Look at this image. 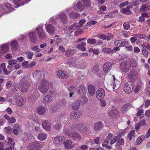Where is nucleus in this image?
<instances>
[{
	"label": "nucleus",
	"instance_id": "obj_8",
	"mask_svg": "<svg viewBox=\"0 0 150 150\" xmlns=\"http://www.w3.org/2000/svg\"><path fill=\"white\" fill-rule=\"evenodd\" d=\"M45 29L47 32L50 35L54 34L56 30L54 26L50 24L45 25Z\"/></svg>",
	"mask_w": 150,
	"mask_h": 150
},
{
	"label": "nucleus",
	"instance_id": "obj_56",
	"mask_svg": "<svg viewBox=\"0 0 150 150\" xmlns=\"http://www.w3.org/2000/svg\"><path fill=\"white\" fill-rule=\"evenodd\" d=\"M41 127L39 125H36L34 128L35 131L37 132H40L41 131Z\"/></svg>",
	"mask_w": 150,
	"mask_h": 150
},
{
	"label": "nucleus",
	"instance_id": "obj_29",
	"mask_svg": "<svg viewBox=\"0 0 150 150\" xmlns=\"http://www.w3.org/2000/svg\"><path fill=\"white\" fill-rule=\"evenodd\" d=\"M64 146L66 149H71L72 146L71 141L70 140H67L64 143Z\"/></svg>",
	"mask_w": 150,
	"mask_h": 150
},
{
	"label": "nucleus",
	"instance_id": "obj_58",
	"mask_svg": "<svg viewBox=\"0 0 150 150\" xmlns=\"http://www.w3.org/2000/svg\"><path fill=\"white\" fill-rule=\"evenodd\" d=\"M41 73L39 71H36L33 74L34 77H37V76H40Z\"/></svg>",
	"mask_w": 150,
	"mask_h": 150
},
{
	"label": "nucleus",
	"instance_id": "obj_31",
	"mask_svg": "<svg viewBox=\"0 0 150 150\" xmlns=\"http://www.w3.org/2000/svg\"><path fill=\"white\" fill-rule=\"evenodd\" d=\"M75 53V51L74 50L69 49L66 51L65 55L67 57H70L74 55Z\"/></svg>",
	"mask_w": 150,
	"mask_h": 150
},
{
	"label": "nucleus",
	"instance_id": "obj_53",
	"mask_svg": "<svg viewBox=\"0 0 150 150\" xmlns=\"http://www.w3.org/2000/svg\"><path fill=\"white\" fill-rule=\"evenodd\" d=\"M98 70V67L97 66H95L93 68L92 72V73L95 74L97 73Z\"/></svg>",
	"mask_w": 150,
	"mask_h": 150
},
{
	"label": "nucleus",
	"instance_id": "obj_23",
	"mask_svg": "<svg viewBox=\"0 0 150 150\" xmlns=\"http://www.w3.org/2000/svg\"><path fill=\"white\" fill-rule=\"evenodd\" d=\"M52 97L50 95H47L43 98V103L47 104L50 103L52 100Z\"/></svg>",
	"mask_w": 150,
	"mask_h": 150
},
{
	"label": "nucleus",
	"instance_id": "obj_42",
	"mask_svg": "<svg viewBox=\"0 0 150 150\" xmlns=\"http://www.w3.org/2000/svg\"><path fill=\"white\" fill-rule=\"evenodd\" d=\"M15 3L17 7L23 5L25 4L23 2L22 0H16L15 1Z\"/></svg>",
	"mask_w": 150,
	"mask_h": 150
},
{
	"label": "nucleus",
	"instance_id": "obj_57",
	"mask_svg": "<svg viewBox=\"0 0 150 150\" xmlns=\"http://www.w3.org/2000/svg\"><path fill=\"white\" fill-rule=\"evenodd\" d=\"M97 23V21H90L87 24V25L88 27H90L91 25H95Z\"/></svg>",
	"mask_w": 150,
	"mask_h": 150
},
{
	"label": "nucleus",
	"instance_id": "obj_32",
	"mask_svg": "<svg viewBox=\"0 0 150 150\" xmlns=\"http://www.w3.org/2000/svg\"><path fill=\"white\" fill-rule=\"evenodd\" d=\"M45 108L43 107H39L37 108V112L40 115H44L45 112Z\"/></svg>",
	"mask_w": 150,
	"mask_h": 150
},
{
	"label": "nucleus",
	"instance_id": "obj_7",
	"mask_svg": "<svg viewBox=\"0 0 150 150\" xmlns=\"http://www.w3.org/2000/svg\"><path fill=\"white\" fill-rule=\"evenodd\" d=\"M65 139L64 136H60L54 138L53 139V142L56 144L61 145L64 144Z\"/></svg>",
	"mask_w": 150,
	"mask_h": 150
},
{
	"label": "nucleus",
	"instance_id": "obj_49",
	"mask_svg": "<svg viewBox=\"0 0 150 150\" xmlns=\"http://www.w3.org/2000/svg\"><path fill=\"white\" fill-rule=\"evenodd\" d=\"M119 139V136H116L114 137L111 140L110 143L111 145H112L116 142H117Z\"/></svg>",
	"mask_w": 150,
	"mask_h": 150
},
{
	"label": "nucleus",
	"instance_id": "obj_24",
	"mask_svg": "<svg viewBox=\"0 0 150 150\" xmlns=\"http://www.w3.org/2000/svg\"><path fill=\"white\" fill-rule=\"evenodd\" d=\"M80 106V102L78 100H76L72 103L71 107L73 110H77L79 109Z\"/></svg>",
	"mask_w": 150,
	"mask_h": 150
},
{
	"label": "nucleus",
	"instance_id": "obj_59",
	"mask_svg": "<svg viewBox=\"0 0 150 150\" xmlns=\"http://www.w3.org/2000/svg\"><path fill=\"white\" fill-rule=\"evenodd\" d=\"M131 6H128L126 8H122V11L124 13H126L127 12H128L129 11V9L130 7H131Z\"/></svg>",
	"mask_w": 150,
	"mask_h": 150
},
{
	"label": "nucleus",
	"instance_id": "obj_63",
	"mask_svg": "<svg viewBox=\"0 0 150 150\" xmlns=\"http://www.w3.org/2000/svg\"><path fill=\"white\" fill-rule=\"evenodd\" d=\"M150 105V100L149 99L146 100L144 103V106L146 108L148 107Z\"/></svg>",
	"mask_w": 150,
	"mask_h": 150
},
{
	"label": "nucleus",
	"instance_id": "obj_39",
	"mask_svg": "<svg viewBox=\"0 0 150 150\" xmlns=\"http://www.w3.org/2000/svg\"><path fill=\"white\" fill-rule=\"evenodd\" d=\"M140 10L143 11H148L150 10V6H147L146 5H143L140 8Z\"/></svg>",
	"mask_w": 150,
	"mask_h": 150
},
{
	"label": "nucleus",
	"instance_id": "obj_41",
	"mask_svg": "<svg viewBox=\"0 0 150 150\" xmlns=\"http://www.w3.org/2000/svg\"><path fill=\"white\" fill-rule=\"evenodd\" d=\"M4 132L6 133H11L13 132V129L10 127H5L4 128Z\"/></svg>",
	"mask_w": 150,
	"mask_h": 150
},
{
	"label": "nucleus",
	"instance_id": "obj_13",
	"mask_svg": "<svg viewBox=\"0 0 150 150\" xmlns=\"http://www.w3.org/2000/svg\"><path fill=\"white\" fill-rule=\"evenodd\" d=\"M9 48V43H7L4 44L1 46V53L4 54L8 52Z\"/></svg>",
	"mask_w": 150,
	"mask_h": 150
},
{
	"label": "nucleus",
	"instance_id": "obj_30",
	"mask_svg": "<svg viewBox=\"0 0 150 150\" xmlns=\"http://www.w3.org/2000/svg\"><path fill=\"white\" fill-rule=\"evenodd\" d=\"M103 126V124L101 122H98L95 123L94 127L95 130H98L102 128Z\"/></svg>",
	"mask_w": 150,
	"mask_h": 150
},
{
	"label": "nucleus",
	"instance_id": "obj_21",
	"mask_svg": "<svg viewBox=\"0 0 150 150\" xmlns=\"http://www.w3.org/2000/svg\"><path fill=\"white\" fill-rule=\"evenodd\" d=\"M29 38L31 41L33 42H35L37 40V35L36 33L34 32H30L28 34Z\"/></svg>",
	"mask_w": 150,
	"mask_h": 150
},
{
	"label": "nucleus",
	"instance_id": "obj_5",
	"mask_svg": "<svg viewBox=\"0 0 150 150\" xmlns=\"http://www.w3.org/2000/svg\"><path fill=\"white\" fill-rule=\"evenodd\" d=\"M133 84L131 82L126 83L124 86L125 92L127 94L130 93L132 91L133 88Z\"/></svg>",
	"mask_w": 150,
	"mask_h": 150
},
{
	"label": "nucleus",
	"instance_id": "obj_25",
	"mask_svg": "<svg viewBox=\"0 0 150 150\" xmlns=\"http://www.w3.org/2000/svg\"><path fill=\"white\" fill-rule=\"evenodd\" d=\"M47 137V135L45 133H41L38 135L37 138L39 140L42 141L46 139Z\"/></svg>",
	"mask_w": 150,
	"mask_h": 150
},
{
	"label": "nucleus",
	"instance_id": "obj_61",
	"mask_svg": "<svg viewBox=\"0 0 150 150\" xmlns=\"http://www.w3.org/2000/svg\"><path fill=\"white\" fill-rule=\"evenodd\" d=\"M16 121V120L15 118L14 117H12L11 118H9L8 122L9 123H15Z\"/></svg>",
	"mask_w": 150,
	"mask_h": 150
},
{
	"label": "nucleus",
	"instance_id": "obj_54",
	"mask_svg": "<svg viewBox=\"0 0 150 150\" xmlns=\"http://www.w3.org/2000/svg\"><path fill=\"white\" fill-rule=\"evenodd\" d=\"M115 45L117 47H121V40H117L114 41Z\"/></svg>",
	"mask_w": 150,
	"mask_h": 150
},
{
	"label": "nucleus",
	"instance_id": "obj_3",
	"mask_svg": "<svg viewBox=\"0 0 150 150\" xmlns=\"http://www.w3.org/2000/svg\"><path fill=\"white\" fill-rule=\"evenodd\" d=\"M42 146V143L40 142H34L31 143L28 145V148L30 150H32L37 148H40Z\"/></svg>",
	"mask_w": 150,
	"mask_h": 150
},
{
	"label": "nucleus",
	"instance_id": "obj_52",
	"mask_svg": "<svg viewBox=\"0 0 150 150\" xmlns=\"http://www.w3.org/2000/svg\"><path fill=\"white\" fill-rule=\"evenodd\" d=\"M70 92H74L76 91L77 89L76 87L74 86H71L68 89Z\"/></svg>",
	"mask_w": 150,
	"mask_h": 150
},
{
	"label": "nucleus",
	"instance_id": "obj_47",
	"mask_svg": "<svg viewBox=\"0 0 150 150\" xmlns=\"http://www.w3.org/2000/svg\"><path fill=\"white\" fill-rule=\"evenodd\" d=\"M31 49L33 51L35 52H39L40 51V49L39 48L38 46H35L31 47Z\"/></svg>",
	"mask_w": 150,
	"mask_h": 150
},
{
	"label": "nucleus",
	"instance_id": "obj_28",
	"mask_svg": "<svg viewBox=\"0 0 150 150\" xmlns=\"http://www.w3.org/2000/svg\"><path fill=\"white\" fill-rule=\"evenodd\" d=\"M137 72L135 70L130 71L128 75V77L131 79H134L136 78Z\"/></svg>",
	"mask_w": 150,
	"mask_h": 150
},
{
	"label": "nucleus",
	"instance_id": "obj_11",
	"mask_svg": "<svg viewBox=\"0 0 150 150\" xmlns=\"http://www.w3.org/2000/svg\"><path fill=\"white\" fill-rule=\"evenodd\" d=\"M69 136L71 138L76 141H78L81 139V137L79 133L77 132H72L70 133Z\"/></svg>",
	"mask_w": 150,
	"mask_h": 150
},
{
	"label": "nucleus",
	"instance_id": "obj_18",
	"mask_svg": "<svg viewBox=\"0 0 150 150\" xmlns=\"http://www.w3.org/2000/svg\"><path fill=\"white\" fill-rule=\"evenodd\" d=\"M80 113L79 112L72 111L70 114V118L71 120L76 119L80 117Z\"/></svg>",
	"mask_w": 150,
	"mask_h": 150
},
{
	"label": "nucleus",
	"instance_id": "obj_64",
	"mask_svg": "<svg viewBox=\"0 0 150 150\" xmlns=\"http://www.w3.org/2000/svg\"><path fill=\"white\" fill-rule=\"evenodd\" d=\"M123 26L124 29L126 30H128L130 28L129 25L128 24L126 23H124Z\"/></svg>",
	"mask_w": 150,
	"mask_h": 150
},
{
	"label": "nucleus",
	"instance_id": "obj_35",
	"mask_svg": "<svg viewBox=\"0 0 150 150\" xmlns=\"http://www.w3.org/2000/svg\"><path fill=\"white\" fill-rule=\"evenodd\" d=\"M102 50L103 52L106 54H109L110 53L112 54L114 53V50L109 48H103L102 49Z\"/></svg>",
	"mask_w": 150,
	"mask_h": 150
},
{
	"label": "nucleus",
	"instance_id": "obj_27",
	"mask_svg": "<svg viewBox=\"0 0 150 150\" xmlns=\"http://www.w3.org/2000/svg\"><path fill=\"white\" fill-rule=\"evenodd\" d=\"M86 45V42H83L80 44L77 45L76 46V47L78 49L81 50L82 51H84L86 50V48L85 47Z\"/></svg>",
	"mask_w": 150,
	"mask_h": 150
},
{
	"label": "nucleus",
	"instance_id": "obj_43",
	"mask_svg": "<svg viewBox=\"0 0 150 150\" xmlns=\"http://www.w3.org/2000/svg\"><path fill=\"white\" fill-rule=\"evenodd\" d=\"M117 113V111L115 109H113L110 111V115L111 117H114L116 116Z\"/></svg>",
	"mask_w": 150,
	"mask_h": 150
},
{
	"label": "nucleus",
	"instance_id": "obj_45",
	"mask_svg": "<svg viewBox=\"0 0 150 150\" xmlns=\"http://www.w3.org/2000/svg\"><path fill=\"white\" fill-rule=\"evenodd\" d=\"M87 41L88 44L91 45H93L96 44L97 42L96 39H88Z\"/></svg>",
	"mask_w": 150,
	"mask_h": 150
},
{
	"label": "nucleus",
	"instance_id": "obj_14",
	"mask_svg": "<svg viewBox=\"0 0 150 150\" xmlns=\"http://www.w3.org/2000/svg\"><path fill=\"white\" fill-rule=\"evenodd\" d=\"M87 89L83 85H81L79 86L78 88V93L80 95H83L86 94Z\"/></svg>",
	"mask_w": 150,
	"mask_h": 150
},
{
	"label": "nucleus",
	"instance_id": "obj_2",
	"mask_svg": "<svg viewBox=\"0 0 150 150\" xmlns=\"http://www.w3.org/2000/svg\"><path fill=\"white\" fill-rule=\"evenodd\" d=\"M49 87V83L47 81H42L40 84L38 89L41 93L44 94L48 91Z\"/></svg>",
	"mask_w": 150,
	"mask_h": 150
},
{
	"label": "nucleus",
	"instance_id": "obj_44",
	"mask_svg": "<svg viewBox=\"0 0 150 150\" xmlns=\"http://www.w3.org/2000/svg\"><path fill=\"white\" fill-rule=\"evenodd\" d=\"M120 82L117 80L113 84V90H115L117 89L119 87Z\"/></svg>",
	"mask_w": 150,
	"mask_h": 150
},
{
	"label": "nucleus",
	"instance_id": "obj_19",
	"mask_svg": "<svg viewBox=\"0 0 150 150\" xmlns=\"http://www.w3.org/2000/svg\"><path fill=\"white\" fill-rule=\"evenodd\" d=\"M75 8L78 11H82L85 8V6L82 2L78 1L76 4Z\"/></svg>",
	"mask_w": 150,
	"mask_h": 150
},
{
	"label": "nucleus",
	"instance_id": "obj_15",
	"mask_svg": "<svg viewBox=\"0 0 150 150\" xmlns=\"http://www.w3.org/2000/svg\"><path fill=\"white\" fill-rule=\"evenodd\" d=\"M43 128L46 130H50L51 128L50 122L47 120H45L42 122Z\"/></svg>",
	"mask_w": 150,
	"mask_h": 150
},
{
	"label": "nucleus",
	"instance_id": "obj_46",
	"mask_svg": "<svg viewBox=\"0 0 150 150\" xmlns=\"http://www.w3.org/2000/svg\"><path fill=\"white\" fill-rule=\"evenodd\" d=\"M25 54L27 55V58L28 59H32L34 55V53L33 52H25Z\"/></svg>",
	"mask_w": 150,
	"mask_h": 150
},
{
	"label": "nucleus",
	"instance_id": "obj_26",
	"mask_svg": "<svg viewBox=\"0 0 150 150\" xmlns=\"http://www.w3.org/2000/svg\"><path fill=\"white\" fill-rule=\"evenodd\" d=\"M11 49L13 50H17L18 48V44L16 40H13L11 43Z\"/></svg>",
	"mask_w": 150,
	"mask_h": 150
},
{
	"label": "nucleus",
	"instance_id": "obj_9",
	"mask_svg": "<svg viewBox=\"0 0 150 150\" xmlns=\"http://www.w3.org/2000/svg\"><path fill=\"white\" fill-rule=\"evenodd\" d=\"M36 30L38 31V37L40 39H43L46 37V35L42 27H37Z\"/></svg>",
	"mask_w": 150,
	"mask_h": 150
},
{
	"label": "nucleus",
	"instance_id": "obj_37",
	"mask_svg": "<svg viewBox=\"0 0 150 150\" xmlns=\"http://www.w3.org/2000/svg\"><path fill=\"white\" fill-rule=\"evenodd\" d=\"M79 26L78 23H75L69 26V27L68 29L70 30H74L75 29L77 30L79 29Z\"/></svg>",
	"mask_w": 150,
	"mask_h": 150
},
{
	"label": "nucleus",
	"instance_id": "obj_16",
	"mask_svg": "<svg viewBox=\"0 0 150 150\" xmlns=\"http://www.w3.org/2000/svg\"><path fill=\"white\" fill-rule=\"evenodd\" d=\"M22 131L21 127L20 125L15 124L14 125L13 133L15 135H17L19 132H21Z\"/></svg>",
	"mask_w": 150,
	"mask_h": 150
},
{
	"label": "nucleus",
	"instance_id": "obj_4",
	"mask_svg": "<svg viewBox=\"0 0 150 150\" xmlns=\"http://www.w3.org/2000/svg\"><path fill=\"white\" fill-rule=\"evenodd\" d=\"M131 65L129 62H123L120 64V68L121 70L124 72L128 71L130 68Z\"/></svg>",
	"mask_w": 150,
	"mask_h": 150
},
{
	"label": "nucleus",
	"instance_id": "obj_10",
	"mask_svg": "<svg viewBox=\"0 0 150 150\" xmlns=\"http://www.w3.org/2000/svg\"><path fill=\"white\" fill-rule=\"evenodd\" d=\"M112 69V64L110 62H106L103 66V70L106 73L109 72Z\"/></svg>",
	"mask_w": 150,
	"mask_h": 150
},
{
	"label": "nucleus",
	"instance_id": "obj_6",
	"mask_svg": "<svg viewBox=\"0 0 150 150\" xmlns=\"http://www.w3.org/2000/svg\"><path fill=\"white\" fill-rule=\"evenodd\" d=\"M105 94L104 90L102 88H99L96 91V95L97 99L100 100L104 98Z\"/></svg>",
	"mask_w": 150,
	"mask_h": 150
},
{
	"label": "nucleus",
	"instance_id": "obj_12",
	"mask_svg": "<svg viewBox=\"0 0 150 150\" xmlns=\"http://www.w3.org/2000/svg\"><path fill=\"white\" fill-rule=\"evenodd\" d=\"M60 19V21L64 24H65L68 21L67 16V15L64 13L60 14L58 16Z\"/></svg>",
	"mask_w": 150,
	"mask_h": 150
},
{
	"label": "nucleus",
	"instance_id": "obj_33",
	"mask_svg": "<svg viewBox=\"0 0 150 150\" xmlns=\"http://www.w3.org/2000/svg\"><path fill=\"white\" fill-rule=\"evenodd\" d=\"M124 139L122 138H120L119 137V139L115 145L116 146H119L120 145H123L125 144Z\"/></svg>",
	"mask_w": 150,
	"mask_h": 150
},
{
	"label": "nucleus",
	"instance_id": "obj_20",
	"mask_svg": "<svg viewBox=\"0 0 150 150\" xmlns=\"http://www.w3.org/2000/svg\"><path fill=\"white\" fill-rule=\"evenodd\" d=\"M25 102L26 100L25 98L19 96L17 100L16 104L18 106H21L24 105Z\"/></svg>",
	"mask_w": 150,
	"mask_h": 150
},
{
	"label": "nucleus",
	"instance_id": "obj_55",
	"mask_svg": "<svg viewBox=\"0 0 150 150\" xmlns=\"http://www.w3.org/2000/svg\"><path fill=\"white\" fill-rule=\"evenodd\" d=\"M58 18V16H53L50 19V21L53 24H54V22L55 21L57 18Z\"/></svg>",
	"mask_w": 150,
	"mask_h": 150
},
{
	"label": "nucleus",
	"instance_id": "obj_48",
	"mask_svg": "<svg viewBox=\"0 0 150 150\" xmlns=\"http://www.w3.org/2000/svg\"><path fill=\"white\" fill-rule=\"evenodd\" d=\"M62 127V125L60 123H57L54 125L53 126V128L54 129L56 130H59Z\"/></svg>",
	"mask_w": 150,
	"mask_h": 150
},
{
	"label": "nucleus",
	"instance_id": "obj_51",
	"mask_svg": "<svg viewBox=\"0 0 150 150\" xmlns=\"http://www.w3.org/2000/svg\"><path fill=\"white\" fill-rule=\"evenodd\" d=\"M36 64V63L33 61L29 63H28V65L26 67V68H29L32 67L34 66Z\"/></svg>",
	"mask_w": 150,
	"mask_h": 150
},
{
	"label": "nucleus",
	"instance_id": "obj_40",
	"mask_svg": "<svg viewBox=\"0 0 150 150\" xmlns=\"http://www.w3.org/2000/svg\"><path fill=\"white\" fill-rule=\"evenodd\" d=\"M82 1L85 7L88 8L91 6V3L90 0H82Z\"/></svg>",
	"mask_w": 150,
	"mask_h": 150
},
{
	"label": "nucleus",
	"instance_id": "obj_38",
	"mask_svg": "<svg viewBox=\"0 0 150 150\" xmlns=\"http://www.w3.org/2000/svg\"><path fill=\"white\" fill-rule=\"evenodd\" d=\"M8 64H10L14 67V68L16 69V66L17 65V61L16 60L11 59L8 61Z\"/></svg>",
	"mask_w": 150,
	"mask_h": 150
},
{
	"label": "nucleus",
	"instance_id": "obj_36",
	"mask_svg": "<svg viewBox=\"0 0 150 150\" xmlns=\"http://www.w3.org/2000/svg\"><path fill=\"white\" fill-rule=\"evenodd\" d=\"M79 16V15L78 13H76L74 12H71L69 14V18L71 19L76 18Z\"/></svg>",
	"mask_w": 150,
	"mask_h": 150
},
{
	"label": "nucleus",
	"instance_id": "obj_50",
	"mask_svg": "<svg viewBox=\"0 0 150 150\" xmlns=\"http://www.w3.org/2000/svg\"><path fill=\"white\" fill-rule=\"evenodd\" d=\"M4 9H5L6 8L8 9H11L12 8L11 5L8 3H4Z\"/></svg>",
	"mask_w": 150,
	"mask_h": 150
},
{
	"label": "nucleus",
	"instance_id": "obj_22",
	"mask_svg": "<svg viewBox=\"0 0 150 150\" xmlns=\"http://www.w3.org/2000/svg\"><path fill=\"white\" fill-rule=\"evenodd\" d=\"M57 76L61 79H64L67 76V73L63 70H59L57 72Z\"/></svg>",
	"mask_w": 150,
	"mask_h": 150
},
{
	"label": "nucleus",
	"instance_id": "obj_62",
	"mask_svg": "<svg viewBox=\"0 0 150 150\" xmlns=\"http://www.w3.org/2000/svg\"><path fill=\"white\" fill-rule=\"evenodd\" d=\"M13 84V82L11 81H8L6 84V87L8 88H9Z\"/></svg>",
	"mask_w": 150,
	"mask_h": 150
},
{
	"label": "nucleus",
	"instance_id": "obj_1",
	"mask_svg": "<svg viewBox=\"0 0 150 150\" xmlns=\"http://www.w3.org/2000/svg\"><path fill=\"white\" fill-rule=\"evenodd\" d=\"M30 79L28 78H23L21 81V89L22 92H26L30 85Z\"/></svg>",
	"mask_w": 150,
	"mask_h": 150
},
{
	"label": "nucleus",
	"instance_id": "obj_17",
	"mask_svg": "<svg viewBox=\"0 0 150 150\" xmlns=\"http://www.w3.org/2000/svg\"><path fill=\"white\" fill-rule=\"evenodd\" d=\"M88 92L91 96H93L95 94L96 90L95 87L92 85H89L88 87Z\"/></svg>",
	"mask_w": 150,
	"mask_h": 150
},
{
	"label": "nucleus",
	"instance_id": "obj_60",
	"mask_svg": "<svg viewBox=\"0 0 150 150\" xmlns=\"http://www.w3.org/2000/svg\"><path fill=\"white\" fill-rule=\"evenodd\" d=\"M127 105H124L122 108V111L123 113H125L127 111Z\"/></svg>",
	"mask_w": 150,
	"mask_h": 150
},
{
	"label": "nucleus",
	"instance_id": "obj_34",
	"mask_svg": "<svg viewBox=\"0 0 150 150\" xmlns=\"http://www.w3.org/2000/svg\"><path fill=\"white\" fill-rule=\"evenodd\" d=\"M107 7L106 6H105L100 7L99 10L98 11V13L100 14H103L105 13L104 11L106 10Z\"/></svg>",
	"mask_w": 150,
	"mask_h": 150
}]
</instances>
